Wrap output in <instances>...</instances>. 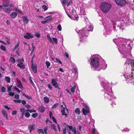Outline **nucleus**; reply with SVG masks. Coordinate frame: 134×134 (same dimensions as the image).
I'll return each instance as SVG.
<instances>
[{"instance_id": "obj_32", "label": "nucleus", "mask_w": 134, "mask_h": 134, "mask_svg": "<svg viewBox=\"0 0 134 134\" xmlns=\"http://www.w3.org/2000/svg\"><path fill=\"white\" fill-rule=\"evenodd\" d=\"M75 113L77 114H79L80 113V111L79 109V108H77L75 111Z\"/></svg>"}, {"instance_id": "obj_61", "label": "nucleus", "mask_w": 134, "mask_h": 134, "mask_svg": "<svg viewBox=\"0 0 134 134\" xmlns=\"http://www.w3.org/2000/svg\"><path fill=\"white\" fill-rule=\"evenodd\" d=\"M73 72L76 73L77 72V69L75 68H73Z\"/></svg>"}, {"instance_id": "obj_17", "label": "nucleus", "mask_w": 134, "mask_h": 134, "mask_svg": "<svg viewBox=\"0 0 134 134\" xmlns=\"http://www.w3.org/2000/svg\"><path fill=\"white\" fill-rule=\"evenodd\" d=\"M17 66L21 69H24L25 68V65L23 63L18 64Z\"/></svg>"}, {"instance_id": "obj_30", "label": "nucleus", "mask_w": 134, "mask_h": 134, "mask_svg": "<svg viewBox=\"0 0 134 134\" xmlns=\"http://www.w3.org/2000/svg\"><path fill=\"white\" fill-rule=\"evenodd\" d=\"M52 129H53L54 131H57V129L56 126L53 124H51V125Z\"/></svg>"}, {"instance_id": "obj_23", "label": "nucleus", "mask_w": 134, "mask_h": 134, "mask_svg": "<svg viewBox=\"0 0 134 134\" xmlns=\"http://www.w3.org/2000/svg\"><path fill=\"white\" fill-rule=\"evenodd\" d=\"M9 61L10 62L13 64H14L15 62L14 58L13 57H10V58Z\"/></svg>"}, {"instance_id": "obj_50", "label": "nucleus", "mask_w": 134, "mask_h": 134, "mask_svg": "<svg viewBox=\"0 0 134 134\" xmlns=\"http://www.w3.org/2000/svg\"><path fill=\"white\" fill-rule=\"evenodd\" d=\"M30 83L32 85V86H35V85L34 84V83L33 82L32 80L31 79L30 77Z\"/></svg>"}, {"instance_id": "obj_9", "label": "nucleus", "mask_w": 134, "mask_h": 134, "mask_svg": "<svg viewBox=\"0 0 134 134\" xmlns=\"http://www.w3.org/2000/svg\"><path fill=\"white\" fill-rule=\"evenodd\" d=\"M63 4H66L67 6L71 5L72 3V1L71 0H63Z\"/></svg>"}, {"instance_id": "obj_11", "label": "nucleus", "mask_w": 134, "mask_h": 134, "mask_svg": "<svg viewBox=\"0 0 134 134\" xmlns=\"http://www.w3.org/2000/svg\"><path fill=\"white\" fill-rule=\"evenodd\" d=\"M61 107L62 108L61 110V112L62 113V114L63 115H65V117H66L67 115V114L65 112V109L66 107H63V105H62Z\"/></svg>"}, {"instance_id": "obj_64", "label": "nucleus", "mask_w": 134, "mask_h": 134, "mask_svg": "<svg viewBox=\"0 0 134 134\" xmlns=\"http://www.w3.org/2000/svg\"><path fill=\"white\" fill-rule=\"evenodd\" d=\"M6 38L7 40V42L8 44H9L10 43V40L8 38Z\"/></svg>"}, {"instance_id": "obj_58", "label": "nucleus", "mask_w": 134, "mask_h": 134, "mask_svg": "<svg viewBox=\"0 0 134 134\" xmlns=\"http://www.w3.org/2000/svg\"><path fill=\"white\" fill-rule=\"evenodd\" d=\"M19 95L18 94H16L15 95V98L16 99H18L19 98Z\"/></svg>"}, {"instance_id": "obj_7", "label": "nucleus", "mask_w": 134, "mask_h": 134, "mask_svg": "<svg viewBox=\"0 0 134 134\" xmlns=\"http://www.w3.org/2000/svg\"><path fill=\"white\" fill-rule=\"evenodd\" d=\"M52 84L55 88H57L59 90L60 89V88L59 87V84L55 79H53L52 80Z\"/></svg>"}, {"instance_id": "obj_49", "label": "nucleus", "mask_w": 134, "mask_h": 134, "mask_svg": "<svg viewBox=\"0 0 134 134\" xmlns=\"http://www.w3.org/2000/svg\"><path fill=\"white\" fill-rule=\"evenodd\" d=\"M38 115V114L37 113H35L33 114H32V116L33 118H35Z\"/></svg>"}, {"instance_id": "obj_26", "label": "nucleus", "mask_w": 134, "mask_h": 134, "mask_svg": "<svg viewBox=\"0 0 134 134\" xmlns=\"http://www.w3.org/2000/svg\"><path fill=\"white\" fill-rule=\"evenodd\" d=\"M2 112L4 117L5 118L7 119H8L7 114L5 111L4 110H2Z\"/></svg>"}, {"instance_id": "obj_45", "label": "nucleus", "mask_w": 134, "mask_h": 134, "mask_svg": "<svg viewBox=\"0 0 134 134\" xmlns=\"http://www.w3.org/2000/svg\"><path fill=\"white\" fill-rule=\"evenodd\" d=\"M59 105V104L58 103H57L56 104H54V105H53V106L52 107V108L53 109H54L56 107L58 106Z\"/></svg>"}, {"instance_id": "obj_51", "label": "nucleus", "mask_w": 134, "mask_h": 134, "mask_svg": "<svg viewBox=\"0 0 134 134\" xmlns=\"http://www.w3.org/2000/svg\"><path fill=\"white\" fill-rule=\"evenodd\" d=\"M129 50H129V49H128V48H127V51H126V52H125V53H123L124 54V57H126V58H127V54H127L125 55V54H126V53H127V51H129Z\"/></svg>"}, {"instance_id": "obj_36", "label": "nucleus", "mask_w": 134, "mask_h": 134, "mask_svg": "<svg viewBox=\"0 0 134 134\" xmlns=\"http://www.w3.org/2000/svg\"><path fill=\"white\" fill-rule=\"evenodd\" d=\"M19 42L17 43V44L14 47L13 49V51L16 50L17 48L19 46Z\"/></svg>"}, {"instance_id": "obj_29", "label": "nucleus", "mask_w": 134, "mask_h": 134, "mask_svg": "<svg viewBox=\"0 0 134 134\" xmlns=\"http://www.w3.org/2000/svg\"><path fill=\"white\" fill-rule=\"evenodd\" d=\"M44 100L45 103H48L49 100V98L47 97H44Z\"/></svg>"}, {"instance_id": "obj_48", "label": "nucleus", "mask_w": 134, "mask_h": 134, "mask_svg": "<svg viewBox=\"0 0 134 134\" xmlns=\"http://www.w3.org/2000/svg\"><path fill=\"white\" fill-rule=\"evenodd\" d=\"M1 90L3 92H5L6 91L4 87H1Z\"/></svg>"}, {"instance_id": "obj_52", "label": "nucleus", "mask_w": 134, "mask_h": 134, "mask_svg": "<svg viewBox=\"0 0 134 134\" xmlns=\"http://www.w3.org/2000/svg\"><path fill=\"white\" fill-rule=\"evenodd\" d=\"M14 89L16 91H17L19 93L20 92V91L19 90V89L17 88L16 87L14 86Z\"/></svg>"}, {"instance_id": "obj_63", "label": "nucleus", "mask_w": 134, "mask_h": 134, "mask_svg": "<svg viewBox=\"0 0 134 134\" xmlns=\"http://www.w3.org/2000/svg\"><path fill=\"white\" fill-rule=\"evenodd\" d=\"M48 87L49 88V89L51 90L52 89V87L51 85L50 84H48Z\"/></svg>"}, {"instance_id": "obj_16", "label": "nucleus", "mask_w": 134, "mask_h": 134, "mask_svg": "<svg viewBox=\"0 0 134 134\" xmlns=\"http://www.w3.org/2000/svg\"><path fill=\"white\" fill-rule=\"evenodd\" d=\"M66 126L68 127L69 129L71 130H72V131L74 133V132H75V131H76V129L75 128V127L73 128L72 126H69L68 125H66Z\"/></svg>"}, {"instance_id": "obj_13", "label": "nucleus", "mask_w": 134, "mask_h": 134, "mask_svg": "<svg viewBox=\"0 0 134 134\" xmlns=\"http://www.w3.org/2000/svg\"><path fill=\"white\" fill-rule=\"evenodd\" d=\"M35 125L34 124H33L31 125H30L29 126L28 129L30 130V133H31L32 130H35Z\"/></svg>"}, {"instance_id": "obj_27", "label": "nucleus", "mask_w": 134, "mask_h": 134, "mask_svg": "<svg viewBox=\"0 0 134 134\" xmlns=\"http://www.w3.org/2000/svg\"><path fill=\"white\" fill-rule=\"evenodd\" d=\"M47 37L48 38V39L49 41L51 43L53 44V41L50 35L49 34H48L47 35Z\"/></svg>"}, {"instance_id": "obj_18", "label": "nucleus", "mask_w": 134, "mask_h": 134, "mask_svg": "<svg viewBox=\"0 0 134 134\" xmlns=\"http://www.w3.org/2000/svg\"><path fill=\"white\" fill-rule=\"evenodd\" d=\"M23 21L26 24H27L29 21V19L26 16H24L23 17Z\"/></svg>"}, {"instance_id": "obj_12", "label": "nucleus", "mask_w": 134, "mask_h": 134, "mask_svg": "<svg viewBox=\"0 0 134 134\" xmlns=\"http://www.w3.org/2000/svg\"><path fill=\"white\" fill-rule=\"evenodd\" d=\"M17 87L21 88L22 89H23V86L20 80L17 79Z\"/></svg>"}, {"instance_id": "obj_42", "label": "nucleus", "mask_w": 134, "mask_h": 134, "mask_svg": "<svg viewBox=\"0 0 134 134\" xmlns=\"http://www.w3.org/2000/svg\"><path fill=\"white\" fill-rule=\"evenodd\" d=\"M48 126H46V127H45L43 129L44 131V132L45 134H47V129Z\"/></svg>"}, {"instance_id": "obj_19", "label": "nucleus", "mask_w": 134, "mask_h": 134, "mask_svg": "<svg viewBox=\"0 0 134 134\" xmlns=\"http://www.w3.org/2000/svg\"><path fill=\"white\" fill-rule=\"evenodd\" d=\"M17 13L15 12H12L10 14V16L12 18H15L17 16Z\"/></svg>"}, {"instance_id": "obj_34", "label": "nucleus", "mask_w": 134, "mask_h": 134, "mask_svg": "<svg viewBox=\"0 0 134 134\" xmlns=\"http://www.w3.org/2000/svg\"><path fill=\"white\" fill-rule=\"evenodd\" d=\"M52 41L53 42V44L54 43L55 44H57V43L58 41L57 39L55 38H52Z\"/></svg>"}, {"instance_id": "obj_56", "label": "nucleus", "mask_w": 134, "mask_h": 134, "mask_svg": "<svg viewBox=\"0 0 134 134\" xmlns=\"http://www.w3.org/2000/svg\"><path fill=\"white\" fill-rule=\"evenodd\" d=\"M20 111L21 112H25V109L23 108H21L20 109Z\"/></svg>"}, {"instance_id": "obj_1", "label": "nucleus", "mask_w": 134, "mask_h": 134, "mask_svg": "<svg viewBox=\"0 0 134 134\" xmlns=\"http://www.w3.org/2000/svg\"><path fill=\"white\" fill-rule=\"evenodd\" d=\"M130 41L127 40H124V41L119 44V47L118 48L119 51L120 53H125L127 51V48L128 49L130 50L131 49L130 46Z\"/></svg>"}, {"instance_id": "obj_3", "label": "nucleus", "mask_w": 134, "mask_h": 134, "mask_svg": "<svg viewBox=\"0 0 134 134\" xmlns=\"http://www.w3.org/2000/svg\"><path fill=\"white\" fill-rule=\"evenodd\" d=\"M111 5L107 2H103L100 5V9L103 12L107 13L111 9Z\"/></svg>"}, {"instance_id": "obj_41", "label": "nucleus", "mask_w": 134, "mask_h": 134, "mask_svg": "<svg viewBox=\"0 0 134 134\" xmlns=\"http://www.w3.org/2000/svg\"><path fill=\"white\" fill-rule=\"evenodd\" d=\"M38 132L39 134L40 133H41L43 134L44 133V131L43 130H42V129H39L38 130Z\"/></svg>"}, {"instance_id": "obj_33", "label": "nucleus", "mask_w": 134, "mask_h": 134, "mask_svg": "<svg viewBox=\"0 0 134 134\" xmlns=\"http://www.w3.org/2000/svg\"><path fill=\"white\" fill-rule=\"evenodd\" d=\"M130 62L132 66V70H134V60H131Z\"/></svg>"}, {"instance_id": "obj_14", "label": "nucleus", "mask_w": 134, "mask_h": 134, "mask_svg": "<svg viewBox=\"0 0 134 134\" xmlns=\"http://www.w3.org/2000/svg\"><path fill=\"white\" fill-rule=\"evenodd\" d=\"M47 18L48 19L46 20L48 23L51 22L53 20V18L52 17V16L51 15L47 16L44 19H45Z\"/></svg>"}, {"instance_id": "obj_22", "label": "nucleus", "mask_w": 134, "mask_h": 134, "mask_svg": "<svg viewBox=\"0 0 134 134\" xmlns=\"http://www.w3.org/2000/svg\"><path fill=\"white\" fill-rule=\"evenodd\" d=\"M88 27V29L87 30V31H90L92 30L93 29V26L92 25L90 24L86 26V27Z\"/></svg>"}, {"instance_id": "obj_44", "label": "nucleus", "mask_w": 134, "mask_h": 134, "mask_svg": "<svg viewBox=\"0 0 134 134\" xmlns=\"http://www.w3.org/2000/svg\"><path fill=\"white\" fill-rule=\"evenodd\" d=\"M42 7L44 11L48 9L47 7L45 5H43L42 6Z\"/></svg>"}, {"instance_id": "obj_59", "label": "nucleus", "mask_w": 134, "mask_h": 134, "mask_svg": "<svg viewBox=\"0 0 134 134\" xmlns=\"http://www.w3.org/2000/svg\"><path fill=\"white\" fill-rule=\"evenodd\" d=\"M9 95L10 96H13L14 95V93L13 92H10L9 93Z\"/></svg>"}, {"instance_id": "obj_53", "label": "nucleus", "mask_w": 134, "mask_h": 134, "mask_svg": "<svg viewBox=\"0 0 134 134\" xmlns=\"http://www.w3.org/2000/svg\"><path fill=\"white\" fill-rule=\"evenodd\" d=\"M14 101L16 103H20L21 101L20 99L16 100H14Z\"/></svg>"}, {"instance_id": "obj_37", "label": "nucleus", "mask_w": 134, "mask_h": 134, "mask_svg": "<svg viewBox=\"0 0 134 134\" xmlns=\"http://www.w3.org/2000/svg\"><path fill=\"white\" fill-rule=\"evenodd\" d=\"M23 95L24 96H25L27 98L29 99H32V98L31 97L29 96L28 95H26L25 93H23Z\"/></svg>"}, {"instance_id": "obj_24", "label": "nucleus", "mask_w": 134, "mask_h": 134, "mask_svg": "<svg viewBox=\"0 0 134 134\" xmlns=\"http://www.w3.org/2000/svg\"><path fill=\"white\" fill-rule=\"evenodd\" d=\"M32 69L33 71L34 72H37V67L36 66H34L33 64L32 65Z\"/></svg>"}, {"instance_id": "obj_21", "label": "nucleus", "mask_w": 134, "mask_h": 134, "mask_svg": "<svg viewBox=\"0 0 134 134\" xmlns=\"http://www.w3.org/2000/svg\"><path fill=\"white\" fill-rule=\"evenodd\" d=\"M38 109L39 111L41 113L43 112L46 109L45 107L42 106L39 107Z\"/></svg>"}, {"instance_id": "obj_8", "label": "nucleus", "mask_w": 134, "mask_h": 134, "mask_svg": "<svg viewBox=\"0 0 134 134\" xmlns=\"http://www.w3.org/2000/svg\"><path fill=\"white\" fill-rule=\"evenodd\" d=\"M9 0H4L2 3L3 7H7L10 6V4L9 3Z\"/></svg>"}, {"instance_id": "obj_47", "label": "nucleus", "mask_w": 134, "mask_h": 134, "mask_svg": "<svg viewBox=\"0 0 134 134\" xmlns=\"http://www.w3.org/2000/svg\"><path fill=\"white\" fill-rule=\"evenodd\" d=\"M25 116L27 118L29 117L30 116V114L28 112H26L25 114Z\"/></svg>"}, {"instance_id": "obj_4", "label": "nucleus", "mask_w": 134, "mask_h": 134, "mask_svg": "<svg viewBox=\"0 0 134 134\" xmlns=\"http://www.w3.org/2000/svg\"><path fill=\"white\" fill-rule=\"evenodd\" d=\"M116 3L120 6H124L126 4L125 0H115Z\"/></svg>"}, {"instance_id": "obj_43", "label": "nucleus", "mask_w": 134, "mask_h": 134, "mask_svg": "<svg viewBox=\"0 0 134 134\" xmlns=\"http://www.w3.org/2000/svg\"><path fill=\"white\" fill-rule=\"evenodd\" d=\"M92 133L93 134H98V132L95 131V129H93L92 130Z\"/></svg>"}, {"instance_id": "obj_31", "label": "nucleus", "mask_w": 134, "mask_h": 134, "mask_svg": "<svg viewBox=\"0 0 134 134\" xmlns=\"http://www.w3.org/2000/svg\"><path fill=\"white\" fill-rule=\"evenodd\" d=\"M124 76L125 78L127 79L130 78V77H131V76L130 74H129L128 73L125 74Z\"/></svg>"}, {"instance_id": "obj_6", "label": "nucleus", "mask_w": 134, "mask_h": 134, "mask_svg": "<svg viewBox=\"0 0 134 134\" xmlns=\"http://www.w3.org/2000/svg\"><path fill=\"white\" fill-rule=\"evenodd\" d=\"M9 6L10 7L8 8H3V11L5 12L9 13L14 7L13 5L11 4H10Z\"/></svg>"}, {"instance_id": "obj_35", "label": "nucleus", "mask_w": 134, "mask_h": 134, "mask_svg": "<svg viewBox=\"0 0 134 134\" xmlns=\"http://www.w3.org/2000/svg\"><path fill=\"white\" fill-rule=\"evenodd\" d=\"M45 64L47 66V68H48L50 66L51 64L49 62L46 61L45 62Z\"/></svg>"}, {"instance_id": "obj_2", "label": "nucleus", "mask_w": 134, "mask_h": 134, "mask_svg": "<svg viewBox=\"0 0 134 134\" xmlns=\"http://www.w3.org/2000/svg\"><path fill=\"white\" fill-rule=\"evenodd\" d=\"M99 59L98 58L96 57L93 58L91 61L92 68L98 71L102 69H104L102 65L99 64Z\"/></svg>"}, {"instance_id": "obj_28", "label": "nucleus", "mask_w": 134, "mask_h": 134, "mask_svg": "<svg viewBox=\"0 0 134 134\" xmlns=\"http://www.w3.org/2000/svg\"><path fill=\"white\" fill-rule=\"evenodd\" d=\"M5 80L7 82L10 83V78L9 77L6 76L5 77Z\"/></svg>"}, {"instance_id": "obj_15", "label": "nucleus", "mask_w": 134, "mask_h": 134, "mask_svg": "<svg viewBox=\"0 0 134 134\" xmlns=\"http://www.w3.org/2000/svg\"><path fill=\"white\" fill-rule=\"evenodd\" d=\"M83 114L85 115H87V114L90 113V110L89 108L84 109L83 108L82 109Z\"/></svg>"}, {"instance_id": "obj_55", "label": "nucleus", "mask_w": 134, "mask_h": 134, "mask_svg": "<svg viewBox=\"0 0 134 134\" xmlns=\"http://www.w3.org/2000/svg\"><path fill=\"white\" fill-rule=\"evenodd\" d=\"M7 87L8 88V90H7L8 92V91H11V88L12 87V86H11L9 87L8 86Z\"/></svg>"}, {"instance_id": "obj_62", "label": "nucleus", "mask_w": 134, "mask_h": 134, "mask_svg": "<svg viewBox=\"0 0 134 134\" xmlns=\"http://www.w3.org/2000/svg\"><path fill=\"white\" fill-rule=\"evenodd\" d=\"M41 23L43 24H45L47 23H48L46 20L44 21H41Z\"/></svg>"}, {"instance_id": "obj_46", "label": "nucleus", "mask_w": 134, "mask_h": 134, "mask_svg": "<svg viewBox=\"0 0 134 134\" xmlns=\"http://www.w3.org/2000/svg\"><path fill=\"white\" fill-rule=\"evenodd\" d=\"M57 29L59 31H61L62 30L61 26L60 25H59L57 27Z\"/></svg>"}, {"instance_id": "obj_60", "label": "nucleus", "mask_w": 134, "mask_h": 134, "mask_svg": "<svg viewBox=\"0 0 134 134\" xmlns=\"http://www.w3.org/2000/svg\"><path fill=\"white\" fill-rule=\"evenodd\" d=\"M17 113V111H13L12 112V114L13 115H14L16 114Z\"/></svg>"}, {"instance_id": "obj_40", "label": "nucleus", "mask_w": 134, "mask_h": 134, "mask_svg": "<svg viewBox=\"0 0 134 134\" xmlns=\"http://www.w3.org/2000/svg\"><path fill=\"white\" fill-rule=\"evenodd\" d=\"M0 48L3 51H5L6 49L5 46L2 45L1 46Z\"/></svg>"}, {"instance_id": "obj_20", "label": "nucleus", "mask_w": 134, "mask_h": 134, "mask_svg": "<svg viewBox=\"0 0 134 134\" xmlns=\"http://www.w3.org/2000/svg\"><path fill=\"white\" fill-rule=\"evenodd\" d=\"M72 85V86H70V90L72 92H75V89L76 88V86L75 84H74Z\"/></svg>"}, {"instance_id": "obj_10", "label": "nucleus", "mask_w": 134, "mask_h": 134, "mask_svg": "<svg viewBox=\"0 0 134 134\" xmlns=\"http://www.w3.org/2000/svg\"><path fill=\"white\" fill-rule=\"evenodd\" d=\"M26 35H25L24 36V37L27 39H29L30 38H32L34 37V35L31 33H26Z\"/></svg>"}, {"instance_id": "obj_38", "label": "nucleus", "mask_w": 134, "mask_h": 134, "mask_svg": "<svg viewBox=\"0 0 134 134\" xmlns=\"http://www.w3.org/2000/svg\"><path fill=\"white\" fill-rule=\"evenodd\" d=\"M25 112H27V111H29L30 113H32V112H36V111L35 110H29V109H27L26 110H25Z\"/></svg>"}, {"instance_id": "obj_25", "label": "nucleus", "mask_w": 134, "mask_h": 134, "mask_svg": "<svg viewBox=\"0 0 134 134\" xmlns=\"http://www.w3.org/2000/svg\"><path fill=\"white\" fill-rule=\"evenodd\" d=\"M131 77L129 79V81L131 83H134V78L133 77V76L132 74V73H131Z\"/></svg>"}, {"instance_id": "obj_57", "label": "nucleus", "mask_w": 134, "mask_h": 134, "mask_svg": "<svg viewBox=\"0 0 134 134\" xmlns=\"http://www.w3.org/2000/svg\"><path fill=\"white\" fill-rule=\"evenodd\" d=\"M63 134H66V129L65 127L63 129Z\"/></svg>"}, {"instance_id": "obj_54", "label": "nucleus", "mask_w": 134, "mask_h": 134, "mask_svg": "<svg viewBox=\"0 0 134 134\" xmlns=\"http://www.w3.org/2000/svg\"><path fill=\"white\" fill-rule=\"evenodd\" d=\"M35 35L36 37H40V34L38 33H35Z\"/></svg>"}, {"instance_id": "obj_5", "label": "nucleus", "mask_w": 134, "mask_h": 134, "mask_svg": "<svg viewBox=\"0 0 134 134\" xmlns=\"http://www.w3.org/2000/svg\"><path fill=\"white\" fill-rule=\"evenodd\" d=\"M88 32L86 28L82 29L79 31V34H81L82 36H87Z\"/></svg>"}, {"instance_id": "obj_39", "label": "nucleus", "mask_w": 134, "mask_h": 134, "mask_svg": "<svg viewBox=\"0 0 134 134\" xmlns=\"http://www.w3.org/2000/svg\"><path fill=\"white\" fill-rule=\"evenodd\" d=\"M16 61L19 63V64L23 63L24 62V59H19L16 60Z\"/></svg>"}]
</instances>
